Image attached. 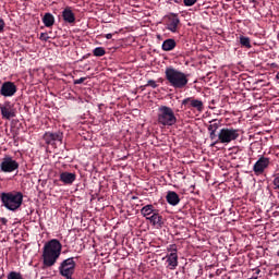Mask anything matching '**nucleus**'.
Masks as SVG:
<instances>
[{
	"instance_id": "obj_34",
	"label": "nucleus",
	"mask_w": 279,
	"mask_h": 279,
	"mask_svg": "<svg viewBox=\"0 0 279 279\" xmlns=\"http://www.w3.org/2000/svg\"><path fill=\"white\" fill-rule=\"evenodd\" d=\"M105 38H107V40H110V39H112V34H107V35H105Z\"/></svg>"
},
{
	"instance_id": "obj_16",
	"label": "nucleus",
	"mask_w": 279,
	"mask_h": 279,
	"mask_svg": "<svg viewBox=\"0 0 279 279\" xmlns=\"http://www.w3.org/2000/svg\"><path fill=\"white\" fill-rule=\"evenodd\" d=\"M62 19L65 23H75V13H73V10H71V7H66L62 11Z\"/></svg>"
},
{
	"instance_id": "obj_2",
	"label": "nucleus",
	"mask_w": 279,
	"mask_h": 279,
	"mask_svg": "<svg viewBox=\"0 0 279 279\" xmlns=\"http://www.w3.org/2000/svg\"><path fill=\"white\" fill-rule=\"evenodd\" d=\"M165 75L168 84H170L172 88L182 90L185 86H189V74L173 66L166 68Z\"/></svg>"
},
{
	"instance_id": "obj_1",
	"label": "nucleus",
	"mask_w": 279,
	"mask_h": 279,
	"mask_svg": "<svg viewBox=\"0 0 279 279\" xmlns=\"http://www.w3.org/2000/svg\"><path fill=\"white\" fill-rule=\"evenodd\" d=\"M62 254V243L52 239L44 245L43 259L45 267H53Z\"/></svg>"
},
{
	"instance_id": "obj_8",
	"label": "nucleus",
	"mask_w": 279,
	"mask_h": 279,
	"mask_svg": "<svg viewBox=\"0 0 279 279\" xmlns=\"http://www.w3.org/2000/svg\"><path fill=\"white\" fill-rule=\"evenodd\" d=\"M19 169V163L16 160L12 159L10 156H5L0 163V171L2 173H12Z\"/></svg>"
},
{
	"instance_id": "obj_33",
	"label": "nucleus",
	"mask_w": 279,
	"mask_h": 279,
	"mask_svg": "<svg viewBox=\"0 0 279 279\" xmlns=\"http://www.w3.org/2000/svg\"><path fill=\"white\" fill-rule=\"evenodd\" d=\"M0 221H1V223H2L3 226H7V225H8V219H7V218H1Z\"/></svg>"
},
{
	"instance_id": "obj_21",
	"label": "nucleus",
	"mask_w": 279,
	"mask_h": 279,
	"mask_svg": "<svg viewBox=\"0 0 279 279\" xmlns=\"http://www.w3.org/2000/svg\"><path fill=\"white\" fill-rule=\"evenodd\" d=\"M43 23L45 27H53V24L56 23V17H53V14L51 13H45L43 17Z\"/></svg>"
},
{
	"instance_id": "obj_19",
	"label": "nucleus",
	"mask_w": 279,
	"mask_h": 279,
	"mask_svg": "<svg viewBox=\"0 0 279 279\" xmlns=\"http://www.w3.org/2000/svg\"><path fill=\"white\" fill-rule=\"evenodd\" d=\"M175 39L169 38L162 43L161 48L163 51H173V49H175Z\"/></svg>"
},
{
	"instance_id": "obj_35",
	"label": "nucleus",
	"mask_w": 279,
	"mask_h": 279,
	"mask_svg": "<svg viewBox=\"0 0 279 279\" xmlns=\"http://www.w3.org/2000/svg\"><path fill=\"white\" fill-rule=\"evenodd\" d=\"M255 274L258 276V274H260V269H256Z\"/></svg>"
},
{
	"instance_id": "obj_20",
	"label": "nucleus",
	"mask_w": 279,
	"mask_h": 279,
	"mask_svg": "<svg viewBox=\"0 0 279 279\" xmlns=\"http://www.w3.org/2000/svg\"><path fill=\"white\" fill-rule=\"evenodd\" d=\"M157 211L156 208H154V205H146L141 209V215L147 219V217H151Z\"/></svg>"
},
{
	"instance_id": "obj_7",
	"label": "nucleus",
	"mask_w": 279,
	"mask_h": 279,
	"mask_svg": "<svg viewBox=\"0 0 279 279\" xmlns=\"http://www.w3.org/2000/svg\"><path fill=\"white\" fill-rule=\"evenodd\" d=\"M168 252L171 253L165 257L167 263L166 267L173 271L178 268V246H175V244L170 245Z\"/></svg>"
},
{
	"instance_id": "obj_12",
	"label": "nucleus",
	"mask_w": 279,
	"mask_h": 279,
	"mask_svg": "<svg viewBox=\"0 0 279 279\" xmlns=\"http://www.w3.org/2000/svg\"><path fill=\"white\" fill-rule=\"evenodd\" d=\"M2 97H14L16 95V85L12 82H5L2 84L0 89Z\"/></svg>"
},
{
	"instance_id": "obj_14",
	"label": "nucleus",
	"mask_w": 279,
	"mask_h": 279,
	"mask_svg": "<svg viewBox=\"0 0 279 279\" xmlns=\"http://www.w3.org/2000/svg\"><path fill=\"white\" fill-rule=\"evenodd\" d=\"M77 179V175L73 172H61L59 175L60 182H62L65 185H71L75 180Z\"/></svg>"
},
{
	"instance_id": "obj_24",
	"label": "nucleus",
	"mask_w": 279,
	"mask_h": 279,
	"mask_svg": "<svg viewBox=\"0 0 279 279\" xmlns=\"http://www.w3.org/2000/svg\"><path fill=\"white\" fill-rule=\"evenodd\" d=\"M240 45H242V47H246V49H252L250 37L240 36Z\"/></svg>"
},
{
	"instance_id": "obj_25",
	"label": "nucleus",
	"mask_w": 279,
	"mask_h": 279,
	"mask_svg": "<svg viewBox=\"0 0 279 279\" xmlns=\"http://www.w3.org/2000/svg\"><path fill=\"white\" fill-rule=\"evenodd\" d=\"M93 53L96 58H101L102 56H106V49H104V47H97L93 50Z\"/></svg>"
},
{
	"instance_id": "obj_26",
	"label": "nucleus",
	"mask_w": 279,
	"mask_h": 279,
	"mask_svg": "<svg viewBox=\"0 0 279 279\" xmlns=\"http://www.w3.org/2000/svg\"><path fill=\"white\" fill-rule=\"evenodd\" d=\"M183 3L186 8H191L197 3V0H183Z\"/></svg>"
},
{
	"instance_id": "obj_32",
	"label": "nucleus",
	"mask_w": 279,
	"mask_h": 279,
	"mask_svg": "<svg viewBox=\"0 0 279 279\" xmlns=\"http://www.w3.org/2000/svg\"><path fill=\"white\" fill-rule=\"evenodd\" d=\"M167 3H182V0H166Z\"/></svg>"
},
{
	"instance_id": "obj_36",
	"label": "nucleus",
	"mask_w": 279,
	"mask_h": 279,
	"mask_svg": "<svg viewBox=\"0 0 279 279\" xmlns=\"http://www.w3.org/2000/svg\"><path fill=\"white\" fill-rule=\"evenodd\" d=\"M252 1V3H256V0H251Z\"/></svg>"
},
{
	"instance_id": "obj_13",
	"label": "nucleus",
	"mask_w": 279,
	"mask_h": 279,
	"mask_svg": "<svg viewBox=\"0 0 279 279\" xmlns=\"http://www.w3.org/2000/svg\"><path fill=\"white\" fill-rule=\"evenodd\" d=\"M269 167V158L260 157L254 165L253 171L257 174L263 173Z\"/></svg>"
},
{
	"instance_id": "obj_30",
	"label": "nucleus",
	"mask_w": 279,
	"mask_h": 279,
	"mask_svg": "<svg viewBox=\"0 0 279 279\" xmlns=\"http://www.w3.org/2000/svg\"><path fill=\"white\" fill-rule=\"evenodd\" d=\"M84 82H86V77H81L78 80H74V84L77 85V84H84Z\"/></svg>"
},
{
	"instance_id": "obj_3",
	"label": "nucleus",
	"mask_w": 279,
	"mask_h": 279,
	"mask_svg": "<svg viewBox=\"0 0 279 279\" xmlns=\"http://www.w3.org/2000/svg\"><path fill=\"white\" fill-rule=\"evenodd\" d=\"M157 123L163 128H171L178 123L175 112L171 107L160 106L157 111Z\"/></svg>"
},
{
	"instance_id": "obj_27",
	"label": "nucleus",
	"mask_w": 279,
	"mask_h": 279,
	"mask_svg": "<svg viewBox=\"0 0 279 279\" xmlns=\"http://www.w3.org/2000/svg\"><path fill=\"white\" fill-rule=\"evenodd\" d=\"M146 86H150V88H158V84H156V81L154 80H149Z\"/></svg>"
},
{
	"instance_id": "obj_31",
	"label": "nucleus",
	"mask_w": 279,
	"mask_h": 279,
	"mask_svg": "<svg viewBox=\"0 0 279 279\" xmlns=\"http://www.w3.org/2000/svg\"><path fill=\"white\" fill-rule=\"evenodd\" d=\"M275 189L279 190V175H277L274 180Z\"/></svg>"
},
{
	"instance_id": "obj_4",
	"label": "nucleus",
	"mask_w": 279,
	"mask_h": 279,
	"mask_svg": "<svg viewBox=\"0 0 279 279\" xmlns=\"http://www.w3.org/2000/svg\"><path fill=\"white\" fill-rule=\"evenodd\" d=\"M1 202L8 210H19L23 205V193L21 192H3L1 194Z\"/></svg>"
},
{
	"instance_id": "obj_6",
	"label": "nucleus",
	"mask_w": 279,
	"mask_h": 279,
	"mask_svg": "<svg viewBox=\"0 0 279 279\" xmlns=\"http://www.w3.org/2000/svg\"><path fill=\"white\" fill-rule=\"evenodd\" d=\"M75 258L69 257L59 265V274L62 278H69V276H73V274H75Z\"/></svg>"
},
{
	"instance_id": "obj_10",
	"label": "nucleus",
	"mask_w": 279,
	"mask_h": 279,
	"mask_svg": "<svg viewBox=\"0 0 279 279\" xmlns=\"http://www.w3.org/2000/svg\"><path fill=\"white\" fill-rule=\"evenodd\" d=\"M181 106H185L189 108H195L197 112H204V102L199 99H195L193 97H187L182 100Z\"/></svg>"
},
{
	"instance_id": "obj_9",
	"label": "nucleus",
	"mask_w": 279,
	"mask_h": 279,
	"mask_svg": "<svg viewBox=\"0 0 279 279\" xmlns=\"http://www.w3.org/2000/svg\"><path fill=\"white\" fill-rule=\"evenodd\" d=\"M180 28V17H178V14H170L168 15V20L166 22V29L168 32H171L172 34L178 33V29Z\"/></svg>"
},
{
	"instance_id": "obj_5",
	"label": "nucleus",
	"mask_w": 279,
	"mask_h": 279,
	"mask_svg": "<svg viewBox=\"0 0 279 279\" xmlns=\"http://www.w3.org/2000/svg\"><path fill=\"white\" fill-rule=\"evenodd\" d=\"M239 130L234 128H222L219 130V138L221 145H230L232 141L239 138Z\"/></svg>"
},
{
	"instance_id": "obj_28",
	"label": "nucleus",
	"mask_w": 279,
	"mask_h": 279,
	"mask_svg": "<svg viewBox=\"0 0 279 279\" xmlns=\"http://www.w3.org/2000/svg\"><path fill=\"white\" fill-rule=\"evenodd\" d=\"M39 38L40 40L47 43V40H49V35L47 33H41Z\"/></svg>"
},
{
	"instance_id": "obj_23",
	"label": "nucleus",
	"mask_w": 279,
	"mask_h": 279,
	"mask_svg": "<svg viewBox=\"0 0 279 279\" xmlns=\"http://www.w3.org/2000/svg\"><path fill=\"white\" fill-rule=\"evenodd\" d=\"M209 138L211 141L210 147H215L216 145H219L221 141H219V132L217 133H209Z\"/></svg>"
},
{
	"instance_id": "obj_11",
	"label": "nucleus",
	"mask_w": 279,
	"mask_h": 279,
	"mask_svg": "<svg viewBox=\"0 0 279 279\" xmlns=\"http://www.w3.org/2000/svg\"><path fill=\"white\" fill-rule=\"evenodd\" d=\"M63 134L62 132H47L44 134V141L47 145H56V143H62Z\"/></svg>"
},
{
	"instance_id": "obj_22",
	"label": "nucleus",
	"mask_w": 279,
	"mask_h": 279,
	"mask_svg": "<svg viewBox=\"0 0 279 279\" xmlns=\"http://www.w3.org/2000/svg\"><path fill=\"white\" fill-rule=\"evenodd\" d=\"M221 128V122L219 120L210 121V124L207 126L209 133H217V131Z\"/></svg>"
},
{
	"instance_id": "obj_18",
	"label": "nucleus",
	"mask_w": 279,
	"mask_h": 279,
	"mask_svg": "<svg viewBox=\"0 0 279 279\" xmlns=\"http://www.w3.org/2000/svg\"><path fill=\"white\" fill-rule=\"evenodd\" d=\"M147 221H149L153 226H157V228H162V216L158 214V210L155 211L150 217H147Z\"/></svg>"
},
{
	"instance_id": "obj_17",
	"label": "nucleus",
	"mask_w": 279,
	"mask_h": 279,
	"mask_svg": "<svg viewBox=\"0 0 279 279\" xmlns=\"http://www.w3.org/2000/svg\"><path fill=\"white\" fill-rule=\"evenodd\" d=\"M166 199L170 206H178L180 204V195L173 191L167 193Z\"/></svg>"
},
{
	"instance_id": "obj_15",
	"label": "nucleus",
	"mask_w": 279,
	"mask_h": 279,
	"mask_svg": "<svg viewBox=\"0 0 279 279\" xmlns=\"http://www.w3.org/2000/svg\"><path fill=\"white\" fill-rule=\"evenodd\" d=\"M0 111L2 119H14L16 117V113L14 112V109L10 106V104H7L5 106L0 105Z\"/></svg>"
},
{
	"instance_id": "obj_29",
	"label": "nucleus",
	"mask_w": 279,
	"mask_h": 279,
	"mask_svg": "<svg viewBox=\"0 0 279 279\" xmlns=\"http://www.w3.org/2000/svg\"><path fill=\"white\" fill-rule=\"evenodd\" d=\"M5 28V22L3 19H0V34L3 33V29Z\"/></svg>"
}]
</instances>
